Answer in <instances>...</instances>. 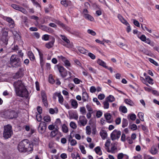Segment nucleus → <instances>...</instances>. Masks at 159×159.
Returning <instances> with one entry per match:
<instances>
[{
    "mask_svg": "<svg viewBox=\"0 0 159 159\" xmlns=\"http://www.w3.org/2000/svg\"><path fill=\"white\" fill-rule=\"evenodd\" d=\"M121 132L120 130L115 129L111 134V138L112 140L118 139L120 137Z\"/></svg>",
    "mask_w": 159,
    "mask_h": 159,
    "instance_id": "nucleus-5",
    "label": "nucleus"
},
{
    "mask_svg": "<svg viewBox=\"0 0 159 159\" xmlns=\"http://www.w3.org/2000/svg\"><path fill=\"white\" fill-rule=\"evenodd\" d=\"M60 157L62 159H65L67 158V156L66 153H63L61 154Z\"/></svg>",
    "mask_w": 159,
    "mask_h": 159,
    "instance_id": "nucleus-63",
    "label": "nucleus"
},
{
    "mask_svg": "<svg viewBox=\"0 0 159 159\" xmlns=\"http://www.w3.org/2000/svg\"><path fill=\"white\" fill-rule=\"evenodd\" d=\"M116 43L118 46L123 49H125L127 48V45L124 43L120 42V40H117Z\"/></svg>",
    "mask_w": 159,
    "mask_h": 159,
    "instance_id": "nucleus-15",
    "label": "nucleus"
},
{
    "mask_svg": "<svg viewBox=\"0 0 159 159\" xmlns=\"http://www.w3.org/2000/svg\"><path fill=\"white\" fill-rule=\"evenodd\" d=\"M102 115V112L100 111H97L96 114V116L98 118L100 117Z\"/></svg>",
    "mask_w": 159,
    "mask_h": 159,
    "instance_id": "nucleus-57",
    "label": "nucleus"
},
{
    "mask_svg": "<svg viewBox=\"0 0 159 159\" xmlns=\"http://www.w3.org/2000/svg\"><path fill=\"white\" fill-rule=\"evenodd\" d=\"M79 122L81 125L84 126L87 124V120L84 116H80Z\"/></svg>",
    "mask_w": 159,
    "mask_h": 159,
    "instance_id": "nucleus-11",
    "label": "nucleus"
},
{
    "mask_svg": "<svg viewBox=\"0 0 159 159\" xmlns=\"http://www.w3.org/2000/svg\"><path fill=\"white\" fill-rule=\"evenodd\" d=\"M10 63L12 66L15 67L20 66L21 64L20 59L17 55L15 54L12 55L11 56Z\"/></svg>",
    "mask_w": 159,
    "mask_h": 159,
    "instance_id": "nucleus-2",
    "label": "nucleus"
},
{
    "mask_svg": "<svg viewBox=\"0 0 159 159\" xmlns=\"http://www.w3.org/2000/svg\"><path fill=\"white\" fill-rule=\"evenodd\" d=\"M104 116L107 120V121L108 122L111 123L112 122V120L111 119V115L110 114L107 113L105 114Z\"/></svg>",
    "mask_w": 159,
    "mask_h": 159,
    "instance_id": "nucleus-17",
    "label": "nucleus"
},
{
    "mask_svg": "<svg viewBox=\"0 0 159 159\" xmlns=\"http://www.w3.org/2000/svg\"><path fill=\"white\" fill-rule=\"evenodd\" d=\"M80 148L81 151V152L82 153L84 154H86V151L85 150V148L84 146L80 145Z\"/></svg>",
    "mask_w": 159,
    "mask_h": 159,
    "instance_id": "nucleus-38",
    "label": "nucleus"
},
{
    "mask_svg": "<svg viewBox=\"0 0 159 159\" xmlns=\"http://www.w3.org/2000/svg\"><path fill=\"white\" fill-rule=\"evenodd\" d=\"M117 149V148L115 146H113L111 147V148L110 151L112 153H114L115 151Z\"/></svg>",
    "mask_w": 159,
    "mask_h": 159,
    "instance_id": "nucleus-59",
    "label": "nucleus"
},
{
    "mask_svg": "<svg viewBox=\"0 0 159 159\" xmlns=\"http://www.w3.org/2000/svg\"><path fill=\"white\" fill-rule=\"evenodd\" d=\"M16 94L19 96L21 97L27 98L28 96V92L25 87L21 89L16 92Z\"/></svg>",
    "mask_w": 159,
    "mask_h": 159,
    "instance_id": "nucleus-4",
    "label": "nucleus"
},
{
    "mask_svg": "<svg viewBox=\"0 0 159 159\" xmlns=\"http://www.w3.org/2000/svg\"><path fill=\"white\" fill-rule=\"evenodd\" d=\"M64 63L65 66L67 68H68V67H70V63L67 59L65 62H64Z\"/></svg>",
    "mask_w": 159,
    "mask_h": 159,
    "instance_id": "nucleus-53",
    "label": "nucleus"
},
{
    "mask_svg": "<svg viewBox=\"0 0 159 159\" xmlns=\"http://www.w3.org/2000/svg\"><path fill=\"white\" fill-rule=\"evenodd\" d=\"M157 152V150L155 146H152L151 150V153L153 155L156 154Z\"/></svg>",
    "mask_w": 159,
    "mask_h": 159,
    "instance_id": "nucleus-32",
    "label": "nucleus"
},
{
    "mask_svg": "<svg viewBox=\"0 0 159 159\" xmlns=\"http://www.w3.org/2000/svg\"><path fill=\"white\" fill-rule=\"evenodd\" d=\"M70 127L73 129H76L77 128V125L74 122L71 121L70 124Z\"/></svg>",
    "mask_w": 159,
    "mask_h": 159,
    "instance_id": "nucleus-36",
    "label": "nucleus"
},
{
    "mask_svg": "<svg viewBox=\"0 0 159 159\" xmlns=\"http://www.w3.org/2000/svg\"><path fill=\"white\" fill-rule=\"evenodd\" d=\"M144 114L142 112H139L138 115V116L139 118L141 120L143 121L144 120L143 118Z\"/></svg>",
    "mask_w": 159,
    "mask_h": 159,
    "instance_id": "nucleus-35",
    "label": "nucleus"
},
{
    "mask_svg": "<svg viewBox=\"0 0 159 159\" xmlns=\"http://www.w3.org/2000/svg\"><path fill=\"white\" fill-rule=\"evenodd\" d=\"M40 114H37L36 116L37 120L38 121H40L42 120V116Z\"/></svg>",
    "mask_w": 159,
    "mask_h": 159,
    "instance_id": "nucleus-48",
    "label": "nucleus"
},
{
    "mask_svg": "<svg viewBox=\"0 0 159 159\" xmlns=\"http://www.w3.org/2000/svg\"><path fill=\"white\" fill-rule=\"evenodd\" d=\"M97 63L100 66H101L106 68H107V66H106V63L101 60L98 59V60Z\"/></svg>",
    "mask_w": 159,
    "mask_h": 159,
    "instance_id": "nucleus-19",
    "label": "nucleus"
},
{
    "mask_svg": "<svg viewBox=\"0 0 159 159\" xmlns=\"http://www.w3.org/2000/svg\"><path fill=\"white\" fill-rule=\"evenodd\" d=\"M129 128L133 130H135L137 128V126L135 124H132L129 126Z\"/></svg>",
    "mask_w": 159,
    "mask_h": 159,
    "instance_id": "nucleus-47",
    "label": "nucleus"
},
{
    "mask_svg": "<svg viewBox=\"0 0 159 159\" xmlns=\"http://www.w3.org/2000/svg\"><path fill=\"white\" fill-rule=\"evenodd\" d=\"M50 36L48 34H44L42 38L43 40H48L50 39Z\"/></svg>",
    "mask_w": 159,
    "mask_h": 159,
    "instance_id": "nucleus-46",
    "label": "nucleus"
},
{
    "mask_svg": "<svg viewBox=\"0 0 159 159\" xmlns=\"http://www.w3.org/2000/svg\"><path fill=\"white\" fill-rule=\"evenodd\" d=\"M86 133L90 134L91 133V128L89 126H87L86 127Z\"/></svg>",
    "mask_w": 159,
    "mask_h": 159,
    "instance_id": "nucleus-45",
    "label": "nucleus"
},
{
    "mask_svg": "<svg viewBox=\"0 0 159 159\" xmlns=\"http://www.w3.org/2000/svg\"><path fill=\"white\" fill-rule=\"evenodd\" d=\"M43 120L44 121L46 122H49L51 121L50 117L48 116H44L43 118Z\"/></svg>",
    "mask_w": 159,
    "mask_h": 159,
    "instance_id": "nucleus-40",
    "label": "nucleus"
},
{
    "mask_svg": "<svg viewBox=\"0 0 159 159\" xmlns=\"http://www.w3.org/2000/svg\"><path fill=\"white\" fill-rule=\"evenodd\" d=\"M76 143V141L75 139H72L70 141V144L71 146H75Z\"/></svg>",
    "mask_w": 159,
    "mask_h": 159,
    "instance_id": "nucleus-60",
    "label": "nucleus"
},
{
    "mask_svg": "<svg viewBox=\"0 0 159 159\" xmlns=\"http://www.w3.org/2000/svg\"><path fill=\"white\" fill-rule=\"evenodd\" d=\"M100 134L103 139H105L107 137V134L105 131H102L100 132Z\"/></svg>",
    "mask_w": 159,
    "mask_h": 159,
    "instance_id": "nucleus-23",
    "label": "nucleus"
},
{
    "mask_svg": "<svg viewBox=\"0 0 159 159\" xmlns=\"http://www.w3.org/2000/svg\"><path fill=\"white\" fill-rule=\"evenodd\" d=\"M133 23L135 25H136L137 27H140L139 23L137 20L135 19H133Z\"/></svg>",
    "mask_w": 159,
    "mask_h": 159,
    "instance_id": "nucleus-50",
    "label": "nucleus"
},
{
    "mask_svg": "<svg viewBox=\"0 0 159 159\" xmlns=\"http://www.w3.org/2000/svg\"><path fill=\"white\" fill-rule=\"evenodd\" d=\"M87 32L89 34H90L93 36H94L96 34L95 32L91 30H88L87 31Z\"/></svg>",
    "mask_w": 159,
    "mask_h": 159,
    "instance_id": "nucleus-49",
    "label": "nucleus"
},
{
    "mask_svg": "<svg viewBox=\"0 0 159 159\" xmlns=\"http://www.w3.org/2000/svg\"><path fill=\"white\" fill-rule=\"evenodd\" d=\"M4 130L3 133V136L6 139L10 138L13 134L12 127L10 125H7L4 127Z\"/></svg>",
    "mask_w": 159,
    "mask_h": 159,
    "instance_id": "nucleus-3",
    "label": "nucleus"
},
{
    "mask_svg": "<svg viewBox=\"0 0 159 159\" xmlns=\"http://www.w3.org/2000/svg\"><path fill=\"white\" fill-rule=\"evenodd\" d=\"M119 110L122 112L126 113L127 111V109L124 106H120L119 107Z\"/></svg>",
    "mask_w": 159,
    "mask_h": 159,
    "instance_id": "nucleus-29",
    "label": "nucleus"
},
{
    "mask_svg": "<svg viewBox=\"0 0 159 159\" xmlns=\"http://www.w3.org/2000/svg\"><path fill=\"white\" fill-rule=\"evenodd\" d=\"M97 43L106 46L110 42V40H96Z\"/></svg>",
    "mask_w": 159,
    "mask_h": 159,
    "instance_id": "nucleus-21",
    "label": "nucleus"
},
{
    "mask_svg": "<svg viewBox=\"0 0 159 159\" xmlns=\"http://www.w3.org/2000/svg\"><path fill=\"white\" fill-rule=\"evenodd\" d=\"M88 56L92 59H94L96 58L95 55L92 53H88Z\"/></svg>",
    "mask_w": 159,
    "mask_h": 159,
    "instance_id": "nucleus-51",
    "label": "nucleus"
},
{
    "mask_svg": "<svg viewBox=\"0 0 159 159\" xmlns=\"http://www.w3.org/2000/svg\"><path fill=\"white\" fill-rule=\"evenodd\" d=\"M80 111L82 114H84L86 112V110L84 107H81L80 108Z\"/></svg>",
    "mask_w": 159,
    "mask_h": 159,
    "instance_id": "nucleus-37",
    "label": "nucleus"
},
{
    "mask_svg": "<svg viewBox=\"0 0 159 159\" xmlns=\"http://www.w3.org/2000/svg\"><path fill=\"white\" fill-rule=\"evenodd\" d=\"M33 145L27 139H23L18 145L17 148L20 152H29L33 150Z\"/></svg>",
    "mask_w": 159,
    "mask_h": 159,
    "instance_id": "nucleus-1",
    "label": "nucleus"
},
{
    "mask_svg": "<svg viewBox=\"0 0 159 159\" xmlns=\"http://www.w3.org/2000/svg\"><path fill=\"white\" fill-rule=\"evenodd\" d=\"M46 128V123L44 122H41L38 127L39 132L41 134H43L45 131Z\"/></svg>",
    "mask_w": 159,
    "mask_h": 159,
    "instance_id": "nucleus-7",
    "label": "nucleus"
},
{
    "mask_svg": "<svg viewBox=\"0 0 159 159\" xmlns=\"http://www.w3.org/2000/svg\"><path fill=\"white\" fill-rule=\"evenodd\" d=\"M128 121L126 119L124 118L122 120V127L124 128L127 126L128 125Z\"/></svg>",
    "mask_w": 159,
    "mask_h": 159,
    "instance_id": "nucleus-33",
    "label": "nucleus"
},
{
    "mask_svg": "<svg viewBox=\"0 0 159 159\" xmlns=\"http://www.w3.org/2000/svg\"><path fill=\"white\" fill-rule=\"evenodd\" d=\"M144 42L147 43L151 46H154V43L151 40H142Z\"/></svg>",
    "mask_w": 159,
    "mask_h": 159,
    "instance_id": "nucleus-43",
    "label": "nucleus"
},
{
    "mask_svg": "<svg viewBox=\"0 0 159 159\" xmlns=\"http://www.w3.org/2000/svg\"><path fill=\"white\" fill-rule=\"evenodd\" d=\"M94 150H95V152L98 154H99L100 155L102 154V153H101V154L99 153V152L101 151V149H100V147H96V148H95L94 149Z\"/></svg>",
    "mask_w": 159,
    "mask_h": 159,
    "instance_id": "nucleus-44",
    "label": "nucleus"
},
{
    "mask_svg": "<svg viewBox=\"0 0 159 159\" xmlns=\"http://www.w3.org/2000/svg\"><path fill=\"white\" fill-rule=\"evenodd\" d=\"M13 86L16 92L25 87L22 81L20 80H18L17 81L14 82Z\"/></svg>",
    "mask_w": 159,
    "mask_h": 159,
    "instance_id": "nucleus-6",
    "label": "nucleus"
},
{
    "mask_svg": "<svg viewBox=\"0 0 159 159\" xmlns=\"http://www.w3.org/2000/svg\"><path fill=\"white\" fill-rule=\"evenodd\" d=\"M54 43V41L52 40L51 41L46 43V44L45 45V46L46 48H48V49H49L52 47Z\"/></svg>",
    "mask_w": 159,
    "mask_h": 159,
    "instance_id": "nucleus-24",
    "label": "nucleus"
},
{
    "mask_svg": "<svg viewBox=\"0 0 159 159\" xmlns=\"http://www.w3.org/2000/svg\"><path fill=\"white\" fill-rule=\"evenodd\" d=\"M52 21L55 22L57 24L59 25L62 27L63 28H65V26L60 21L56 20H53Z\"/></svg>",
    "mask_w": 159,
    "mask_h": 159,
    "instance_id": "nucleus-34",
    "label": "nucleus"
},
{
    "mask_svg": "<svg viewBox=\"0 0 159 159\" xmlns=\"http://www.w3.org/2000/svg\"><path fill=\"white\" fill-rule=\"evenodd\" d=\"M96 89L94 86H92L90 88V91L92 93H93L95 92Z\"/></svg>",
    "mask_w": 159,
    "mask_h": 159,
    "instance_id": "nucleus-62",
    "label": "nucleus"
},
{
    "mask_svg": "<svg viewBox=\"0 0 159 159\" xmlns=\"http://www.w3.org/2000/svg\"><path fill=\"white\" fill-rule=\"evenodd\" d=\"M125 135L124 133H122L121 136V140L123 142H125L126 140Z\"/></svg>",
    "mask_w": 159,
    "mask_h": 159,
    "instance_id": "nucleus-56",
    "label": "nucleus"
},
{
    "mask_svg": "<svg viewBox=\"0 0 159 159\" xmlns=\"http://www.w3.org/2000/svg\"><path fill=\"white\" fill-rule=\"evenodd\" d=\"M103 107L105 109H108L109 107V103L107 101H104L103 102Z\"/></svg>",
    "mask_w": 159,
    "mask_h": 159,
    "instance_id": "nucleus-42",
    "label": "nucleus"
},
{
    "mask_svg": "<svg viewBox=\"0 0 159 159\" xmlns=\"http://www.w3.org/2000/svg\"><path fill=\"white\" fill-rule=\"evenodd\" d=\"M82 99L84 102L89 101V96L86 92H84L83 93Z\"/></svg>",
    "mask_w": 159,
    "mask_h": 159,
    "instance_id": "nucleus-14",
    "label": "nucleus"
},
{
    "mask_svg": "<svg viewBox=\"0 0 159 159\" xmlns=\"http://www.w3.org/2000/svg\"><path fill=\"white\" fill-rule=\"evenodd\" d=\"M62 129L63 132L67 133L68 132V129L67 126L65 124H63L62 126Z\"/></svg>",
    "mask_w": 159,
    "mask_h": 159,
    "instance_id": "nucleus-28",
    "label": "nucleus"
},
{
    "mask_svg": "<svg viewBox=\"0 0 159 159\" xmlns=\"http://www.w3.org/2000/svg\"><path fill=\"white\" fill-rule=\"evenodd\" d=\"M86 107L89 112H93V109L89 105L87 104L86 106Z\"/></svg>",
    "mask_w": 159,
    "mask_h": 159,
    "instance_id": "nucleus-58",
    "label": "nucleus"
},
{
    "mask_svg": "<svg viewBox=\"0 0 159 159\" xmlns=\"http://www.w3.org/2000/svg\"><path fill=\"white\" fill-rule=\"evenodd\" d=\"M11 6L14 9L19 11L25 14L27 13V11L25 9L17 5L12 4Z\"/></svg>",
    "mask_w": 159,
    "mask_h": 159,
    "instance_id": "nucleus-9",
    "label": "nucleus"
},
{
    "mask_svg": "<svg viewBox=\"0 0 159 159\" xmlns=\"http://www.w3.org/2000/svg\"><path fill=\"white\" fill-rule=\"evenodd\" d=\"M58 43L68 48H71L73 46V43H70V40H59Z\"/></svg>",
    "mask_w": 159,
    "mask_h": 159,
    "instance_id": "nucleus-8",
    "label": "nucleus"
},
{
    "mask_svg": "<svg viewBox=\"0 0 159 159\" xmlns=\"http://www.w3.org/2000/svg\"><path fill=\"white\" fill-rule=\"evenodd\" d=\"M106 100H107V101L111 102L115 101V98L113 96L110 95L107 98H106Z\"/></svg>",
    "mask_w": 159,
    "mask_h": 159,
    "instance_id": "nucleus-31",
    "label": "nucleus"
},
{
    "mask_svg": "<svg viewBox=\"0 0 159 159\" xmlns=\"http://www.w3.org/2000/svg\"><path fill=\"white\" fill-rule=\"evenodd\" d=\"M124 154L122 153H119L117 155L118 159H122L124 157Z\"/></svg>",
    "mask_w": 159,
    "mask_h": 159,
    "instance_id": "nucleus-54",
    "label": "nucleus"
},
{
    "mask_svg": "<svg viewBox=\"0 0 159 159\" xmlns=\"http://www.w3.org/2000/svg\"><path fill=\"white\" fill-rule=\"evenodd\" d=\"M61 3L65 7H67L68 6V2L67 0H62L61 2Z\"/></svg>",
    "mask_w": 159,
    "mask_h": 159,
    "instance_id": "nucleus-39",
    "label": "nucleus"
},
{
    "mask_svg": "<svg viewBox=\"0 0 159 159\" xmlns=\"http://www.w3.org/2000/svg\"><path fill=\"white\" fill-rule=\"evenodd\" d=\"M84 17L86 19L89 20L91 21H93L94 20L93 18L89 14H85Z\"/></svg>",
    "mask_w": 159,
    "mask_h": 159,
    "instance_id": "nucleus-27",
    "label": "nucleus"
},
{
    "mask_svg": "<svg viewBox=\"0 0 159 159\" xmlns=\"http://www.w3.org/2000/svg\"><path fill=\"white\" fill-rule=\"evenodd\" d=\"M117 17L121 23L124 24L127 23V21L120 14H119L118 15Z\"/></svg>",
    "mask_w": 159,
    "mask_h": 159,
    "instance_id": "nucleus-18",
    "label": "nucleus"
},
{
    "mask_svg": "<svg viewBox=\"0 0 159 159\" xmlns=\"http://www.w3.org/2000/svg\"><path fill=\"white\" fill-rule=\"evenodd\" d=\"M28 55L30 60L32 61L34 60L35 59V57L31 51H29L28 52Z\"/></svg>",
    "mask_w": 159,
    "mask_h": 159,
    "instance_id": "nucleus-30",
    "label": "nucleus"
},
{
    "mask_svg": "<svg viewBox=\"0 0 159 159\" xmlns=\"http://www.w3.org/2000/svg\"><path fill=\"white\" fill-rule=\"evenodd\" d=\"M43 103L44 106L46 107L48 106L47 101V96L45 92L44 91H42L41 93Z\"/></svg>",
    "mask_w": 159,
    "mask_h": 159,
    "instance_id": "nucleus-13",
    "label": "nucleus"
},
{
    "mask_svg": "<svg viewBox=\"0 0 159 159\" xmlns=\"http://www.w3.org/2000/svg\"><path fill=\"white\" fill-rule=\"evenodd\" d=\"M124 25H125L127 26V27L126 28L127 31L128 33L130 32L131 30V28L130 25L129 24V23L128 22H127L126 24L125 23Z\"/></svg>",
    "mask_w": 159,
    "mask_h": 159,
    "instance_id": "nucleus-41",
    "label": "nucleus"
},
{
    "mask_svg": "<svg viewBox=\"0 0 159 159\" xmlns=\"http://www.w3.org/2000/svg\"><path fill=\"white\" fill-rule=\"evenodd\" d=\"M125 102L127 104L133 106L134 105V102L129 99H125L124 100Z\"/></svg>",
    "mask_w": 159,
    "mask_h": 159,
    "instance_id": "nucleus-20",
    "label": "nucleus"
},
{
    "mask_svg": "<svg viewBox=\"0 0 159 159\" xmlns=\"http://www.w3.org/2000/svg\"><path fill=\"white\" fill-rule=\"evenodd\" d=\"M105 95L103 94H100L99 95L98 97V98L100 100H102L104 98Z\"/></svg>",
    "mask_w": 159,
    "mask_h": 159,
    "instance_id": "nucleus-64",
    "label": "nucleus"
},
{
    "mask_svg": "<svg viewBox=\"0 0 159 159\" xmlns=\"http://www.w3.org/2000/svg\"><path fill=\"white\" fill-rule=\"evenodd\" d=\"M126 140L127 141H128V143L131 144L133 143V139L131 138V137H129L127 138Z\"/></svg>",
    "mask_w": 159,
    "mask_h": 159,
    "instance_id": "nucleus-61",
    "label": "nucleus"
},
{
    "mask_svg": "<svg viewBox=\"0 0 159 159\" xmlns=\"http://www.w3.org/2000/svg\"><path fill=\"white\" fill-rule=\"evenodd\" d=\"M71 105L73 108L75 109L77 108L78 106V104L77 101L74 99H71L70 100Z\"/></svg>",
    "mask_w": 159,
    "mask_h": 159,
    "instance_id": "nucleus-16",
    "label": "nucleus"
},
{
    "mask_svg": "<svg viewBox=\"0 0 159 159\" xmlns=\"http://www.w3.org/2000/svg\"><path fill=\"white\" fill-rule=\"evenodd\" d=\"M78 49L79 52L81 53L84 54H86L88 52V51L81 47H79Z\"/></svg>",
    "mask_w": 159,
    "mask_h": 159,
    "instance_id": "nucleus-26",
    "label": "nucleus"
},
{
    "mask_svg": "<svg viewBox=\"0 0 159 159\" xmlns=\"http://www.w3.org/2000/svg\"><path fill=\"white\" fill-rule=\"evenodd\" d=\"M57 96L58 98V101L59 102L62 104H63V102L64 101V99L63 97V96L60 93H57Z\"/></svg>",
    "mask_w": 159,
    "mask_h": 159,
    "instance_id": "nucleus-22",
    "label": "nucleus"
},
{
    "mask_svg": "<svg viewBox=\"0 0 159 159\" xmlns=\"http://www.w3.org/2000/svg\"><path fill=\"white\" fill-rule=\"evenodd\" d=\"M58 133H57L56 131H55L54 130L51 131L50 135L52 137H54Z\"/></svg>",
    "mask_w": 159,
    "mask_h": 159,
    "instance_id": "nucleus-55",
    "label": "nucleus"
},
{
    "mask_svg": "<svg viewBox=\"0 0 159 159\" xmlns=\"http://www.w3.org/2000/svg\"><path fill=\"white\" fill-rule=\"evenodd\" d=\"M4 19L8 22V26L11 28H13L15 26L14 22L13 20L10 17H5Z\"/></svg>",
    "mask_w": 159,
    "mask_h": 159,
    "instance_id": "nucleus-10",
    "label": "nucleus"
},
{
    "mask_svg": "<svg viewBox=\"0 0 159 159\" xmlns=\"http://www.w3.org/2000/svg\"><path fill=\"white\" fill-rule=\"evenodd\" d=\"M9 29L8 28L4 27L2 28V37L3 39H7V37L8 36V32Z\"/></svg>",
    "mask_w": 159,
    "mask_h": 159,
    "instance_id": "nucleus-12",
    "label": "nucleus"
},
{
    "mask_svg": "<svg viewBox=\"0 0 159 159\" xmlns=\"http://www.w3.org/2000/svg\"><path fill=\"white\" fill-rule=\"evenodd\" d=\"M17 52L18 55L19 57H22L24 55V53L22 52V50H19Z\"/></svg>",
    "mask_w": 159,
    "mask_h": 159,
    "instance_id": "nucleus-52",
    "label": "nucleus"
},
{
    "mask_svg": "<svg viewBox=\"0 0 159 159\" xmlns=\"http://www.w3.org/2000/svg\"><path fill=\"white\" fill-rule=\"evenodd\" d=\"M146 82H147L149 84H153V80L150 76H147L146 77Z\"/></svg>",
    "mask_w": 159,
    "mask_h": 159,
    "instance_id": "nucleus-25",
    "label": "nucleus"
}]
</instances>
